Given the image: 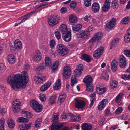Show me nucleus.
I'll return each instance as SVG.
<instances>
[{"mask_svg":"<svg viewBox=\"0 0 130 130\" xmlns=\"http://www.w3.org/2000/svg\"><path fill=\"white\" fill-rule=\"evenodd\" d=\"M22 74V75L19 74H10L7 79V83L14 90L19 88L24 89L28 82L29 79L26 72L24 71Z\"/></svg>","mask_w":130,"mask_h":130,"instance_id":"f257e3e1","label":"nucleus"},{"mask_svg":"<svg viewBox=\"0 0 130 130\" xmlns=\"http://www.w3.org/2000/svg\"><path fill=\"white\" fill-rule=\"evenodd\" d=\"M53 117L52 118V120L54 122L51 125L52 130H59L63 126V124L59 122H56L58 120V114L56 115V113H55Z\"/></svg>","mask_w":130,"mask_h":130,"instance_id":"f03ea898","label":"nucleus"},{"mask_svg":"<svg viewBox=\"0 0 130 130\" xmlns=\"http://www.w3.org/2000/svg\"><path fill=\"white\" fill-rule=\"evenodd\" d=\"M60 20V18L58 16L52 14L48 18V22L50 26H53L57 24Z\"/></svg>","mask_w":130,"mask_h":130,"instance_id":"7ed1b4c3","label":"nucleus"},{"mask_svg":"<svg viewBox=\"0 0 130 130\" xmlns=\"http://www.w3.org/2000/svg\"><path fill=\"white\" fill-rule=\"evenodd\" d=\"M57 51L59 55L62 56L66 55L68 52L67 48L61 44H59L57 45Z\"/></svg>","mask_w":130,"mask_h":130,"instance_id":"20e7f679","label":"nucleus"},{"mask_svg":"<svg viewBox=\"0 0 130 130\" xmlns=\"http://www.w3.org/2000/svg\"><path fill=\"white\" fill-rule=\"evenodd\" d=\"M21 102L18 99L14 100L12 103V110L14 112L17 113L21 108Z\"/></svg>","mask_w":130,"mask_h":130,"instance_id":"39448f33","label":"nucleus"},{"mask_svg":"<svg viewBox=\"0 0 130 130\" xmlns=\"http://www.w3.org/2000/svg\"><path fill=\"white\" fill-rule=\"evenodd\" d=\"M82 73V71L78 70V69H76L74 71V76H72L71 78V85L73 87L74 86L75 84L77 83L76 77V76H78L80 75Z\"/></svg>","mask_w":130,"mask_h":130,"instance_id":"423d86ee","label":"nucleus"},{"mask_svg":"<svg viewBox=\"0 0 130 130\" xmlns=\"http://www.w3.org/2000/svg\"><path fill=\"white\" fill-rule=\"evenodd\" d=\"M103 51L104 48L102 47L97 49L94 52L93 56L95 58H99L102 55Z\"/></svg>","mask_w":130,"mask_h":130,"instance_id":"0eeeda50","label":"nucleus"},{"mask_svg":"<svg viewBox=\"0 0 130 130\" xmlns=\"http://www.w3.org/2000/svg\"><path fill=\"white\" fill-rule=\"evenodd\" d=\"M76 102L75 106L78 109H83L85 105V103L84 102L80 100L76 99L75 100Z\"/></svg>","mask_w":130,"mask_h":130,"instance_id":"6e6552de","label":"nucleus"},{"mask_svg":"<svg viewBox=\"0 0 130 130\" xmlns=\"http://www.w3.org/2000/svg\"><path fill=\"white\" fill-rule=\"evenodd\" d=\"M71 73V70L70 67L68 66H66L64 68L63 76L67 79L69 78Z\"/></svg>","mask_w":130,"mask_h":130,"instance_id":"1a4fd4ad","label":"nucleus"},{"mask_svg":"<svg viewBox=\"0 0 130 130\" xmlns=\"http://www.w3.org/2000/svg\"><path fill=\"white\" fill-rule=\"evenodd\" d=\"M111 0H105L104 4L102 7V10L104 12L108 11L110 9Z\"/></svg>","mask_w":130,"mask_h":130,"instance_id":"9d476101","label":"nucleus"},{"mask_svg":"<svg viewBox=\"0 0 130 130\" xmlns=\"http://www.w3.org/2000/svg\"><path fill=\"white\" fill-rule=\"evenodd\" d=\"M71 31H68L67 33H66L63 34V39L65 41L67 42H68L71 40Z\"/></svg>","mask_w":130,"mask_h":130,"instance_id":"9b49d317","label":"nucleus"},{"mask_svg":"<svg viewBox=\"0 0 130 130\" xmlns=\"http://www.w3.org/2000/svg\"><path fill=\"white\" fill-rule=\"evenodd\" d=\"M88 35L87 31H84L78 33L77 36L78 38L85 39L88 38Z\"/></svg>","mask_w":130,"mask_h":130,"instance_id":"f8f14e48","label":"nucleus"},{"mask_svg":"<svg viewBox=\"0 0 130 130\" xmlns=\"http://www.w3.org/2000/svg\"><path fill=\"white\" fill-rule=\"evenodd\" d=\"M34 80L37 83H41L43 82L46 79L45 76H41V77L35 76L34 77Z\"/></svg>","mask_w":130,"mask_h":130,"instance_id":"ddd939ff","label":"nucleus"},{"mask_svg":"<svg viewBox=\"0 0 130 130\" xmlns=\"http://www.w3.org/2000/svg\"><path fill=\"white\" fill-rule=\"evenodd\" d=\"M41 58V53L38 50L36 51L33 56V60L36 61H38L40 60Z\"/></svg>","mask_w":130,"mask_h":130,"instance_id":"4468645a","label":"nucleus"},{"mask_svg":"<svg viewBox=\"0 0 130 130\" xmlns=\"http://www.w3.org/2000/svg\"><path fill=\"white\" fill-rule=\"evenodd\" d=\"M126 64L125 58L123 56H121L119 59V65L121 68L125 67Z\"/></svg>","mask_w":130,"mask_h":130,"instance_id":"2eb2a0df","label":"nucleus"},{"mask_svg":"<svg viewBox=\"0 0 130 130\" xmlns=\"http://www.w3.org/2000/svg\"><path fill=\"white\" fill-rule=\"evenodd\" d=\"M92 81V79L89 75L86 76L83 80V82L86 84V85L92 84L91 83Z\"/></svg>","mask_w":130,"mask_h":130,"instance_id":"dca6fc26","label":"nucleus"},{"mask_svg":"<svg viewBox=\"0 0 130 130\" xmlns=\"http://www.w3.org/2000/svg\"><path fill=\"white\" fill-rule=\"evenodd\" d=\"M108 102V100L107 99L103 100L99 103L98 106V109L100 110H102L105 107L107 103Z\"/></svg>","mask_w":130,"mask_h":130,"instance_id":"f3484780","label":"nucleus"},{"mask_svg":"<svg viewBox=\"0 0 130 130\" xmlns=\"http://www.w3.org/2000/svg\"><path fill=\"white\" fill-rule=\"evenodd\" d=\"M60 29L63 34L66 33H67V32H68V31H71L70 29L67 28L66 26L64 24H62L60 26Z\"/></svg>","mask_w":130,"mask_h":130,"instance_id":"a211bd4d","label":"nucleus"},{"mask_svg":"<svg viewBox=\"0 0 130 130\" xmlns=\"http://www.w3.org/2000/svg\"><path fill=\"white\" fill-rule=\"evenodd\" d=\"M118 63L115 60H113L111 63V69L113 72H116L118 69Z\"/></svg>","mask_w":130,"mask_h":130,"instance_id":"6ab92c4d","label":"nucleus"},{"mask_svg":"<svg viewBox=\"0 0 130 130\" xmlns=\"http://www.w3.org/2000/svg\"><path fill=\"white\" fill-rule=\"evenodd\" d=\"M116 19L115 18H112L111 20L107 23V27L109 28H113L116 24Z\"/></svg>","mask_w":130,"mask_h":130,"instance_id":"aec40b11","label":"nucleus"},{"mask_svg":"<svg viewBox=\"0 0 130 130\" xmlns=\"http://www.w3.org/2000/svg\"><path fill=\"white\" fill-rule=\"evenodd\" d=\"M123 94L121 93H119L116 96L115 101L116 103L119 105H121L122 104V98Z\"/></svg>","mask_w":130,"mask_h":130,"instance_id":"412c9836","label":"nucleus"},{"mask_svg":"<svg viewBox=\"0 0 130 130\" xmlns=\"http://www.w3.org/2000/svg\"><path fill=\"white\" fill-rule=\"evenodd\" d=\"M51 85L50 82H48L45 83L44 85L41 86L40 88L41 91H44L46 90L50 87Z\"/></svg>","mask_w":130,"mask_h":130,"instance_id":"4be33fe9","label":"nucleus"},{"mask_svg":"<svg viewBox=\"0 0 130 130\" xmlns=\"http://www.w3.org/2000/svg\"><path fill=\"white\" fill-rule=\"evenodd\" d=\"M99 5L98 3H94L92 4V9L94 12H98L99 10Z\"/></svg>","mask_w":130,"mask_h":130,"instance_id":"5701e85b","label":"nucleus"},{"mask_svg":"<svg viewBox=\"0 0 130 130\" xmlns=\"http://www.w3.org/2000/svg\"><path fill=\"white\" fill-rule=\"evenodd\" d=\"M82 127L83 130H91L92 128V126L85 123L82 124Z\"/></svg>","mask_w":130,"mask_h":130,"instance_id":"b1692460","label":"nucleus"},{"mask_svg":"<svg viewBox=\"0 0 130 130\" xmlns=\"http://www.w3.org/2000/svg\"><path fill=\"white\" fill-rule=\"evenodd\" d=\"M45 66H44V64H42L41 65L39 66L36 69V71L37 73L39 75L40 73L42 71L45 69Z\"/></svg>","mask_w":130,"mask_h":130,"instance_id":"393cba45","label":"nucleus"},{"mask_svg":"<svg viewBox=\"0 0 130 130\" xmlns=\"http://www.w3.org/2000/svg\"><path fill=\"white\" fill-rule=\"evenodd\" d=\"M61 87V80L59 79L56 82L53 87V89L55 90H57L59 89Z\"/></svg>","mask_w":130,"mask_h":130,"instance_id":"a878e982","label":"nucleus"},{"mask_svg":"<svg viewBox=\"0 0 130 130\" xmlns=\"http://www.w3.org/2000/svg\"><path fill=\"white\" fill-rule=\"evenodd\" d=\"M111 6L114 9H117L119 7L118 0H113L111 3Z\"/></svg>","mask_w":130,"mask_h":130,"instance_id":"bb28decb","label":"nucleus"},{"mask_svg":"<svg viewBox=\"0 0 130 130\" xmlns=\"http://www.w3.org/2000/svg\"><path fill=\"white\" fill-rule=\"evenodd\" d=\"M96 92L100 95L103 94L105 92L106 90L105 88H101L99 87H96Z\"/></svg>","mask_w":130,"mask_h":130,"instance_id":"cd10ccee","label":"nucleus"},{"mask_svg":"<svg viewBox=\"0 0 130 130\" xmlns=\"http://www.w3.org/2000/svg\"><path fill=\"white\" fill-rule=\"evenodd\" d=\"M8 60L10 63H13L15 62L14 56L12 54H9L7 57Z\"/></svg>","mask_w":130,"mask_h":130,"instance_id":"c85d7f7f","label":"nucleus"},{"mask_svg":"<svg viewBox=\"0 0 130 130\" xmlns=\"http://www.w3.org/2000/svg\"><path fill=\"white\" fill-rule=\"evenodd\" d=\"M30 124L29 123L25 125H21L19 126V128L22 130H27L30 127Z\"/></svg>","mask_w":130,"mask_h":130,"instance_id":"c756f323","label":"nucleus"},{"mask_svg":"<svg viewBox=\"0 0 130 130\" xmlns=\"http://www.w3.org/2000/svg\"><path fill=\"white\" fill-rule=\"evenodd\" d=\"M127 33L124 37L125 42H128L130 41V28L127 30Z\"/></svg>","mask_w":130,"mask_h":130,"instance_id":"7c9ffc66","label":"nucleus"},{"mask_svg":"<svg viewBox=\"0 0 130 130\" xmlns=\"http://www.w3.org/2000/svg\"><path fill=\"white\" fill-rule=\"evenodd\" d=\"M14 46L16 49H18L22 47V43L19 40H16L14 42Z\"/></svg>","mask_w":130,"mask_h":130,"instance_id":"2f4dec72","label":"nucleus"},{"mask_svg":"<svg viewBox=\"0 0 130 130\" xmlns=\"http://www.w3.org/2000/svg\"><path fill=\"white\" fill-rule=\"evenodd\" d=\"M81 58L88 62H89L91 61V59L89 56L85 54L82 55L81 57Z\"/></svg>","mask_w":130,"mask_h":130,"instance_id":"473e14b6","label":"nucleus"},{"mask_svg":"<svg viewBox=\"0 0 130 130\" xmlns=\"http://www.w3.org/2000/svg\"><path fill=\"white\" fill-rule=\"evenodd\" d=\"M52 63V61L50 58L48 57H47L45 59V63H43L44 64V66H45V68L47 66L50 65Z\"/></svg>","mask_w":130,"mask_h":130,"instance_id":"72a5a7b5","label":"nucleus"},{"mask_svg":"<svg viewBox=\"0 0 130 130\" xmlns=\"http://www.w3.org/2000/svg\"><path fill=\"white\" fill-rule=\"evenodd\" d=\"M93 36L96 38L98 41H99L102 37L103 34L100 32H97L95 33Z\"/></svg>","mask_w":130,"mask_h":130,"instance_id":"f704fd0d","label":"nucleus"},{"mask_svg":"<svg viewBox=\"0 0 130 130\" xmlns=\"http://www.w3.org/2000/svg\"><path fill=\"white\" fill-rule=\"evenodd\" d=\"M119 39L118 38H116L113 40L111 42V47H110V49H111L112 47L115 46L119 42Z\"/></svg>","mask_w":130,"mask_h":130,"instance_id":"c9c22d12","label":"nucleus"},{"mask_svg":"<svg viewBox=\"0 0 130 130\" xmlns=\"http://www.w3.org/2000/svg\"><path fill=\"white\" fill-rule=\"evenodd\" d=\"M36 11H34L31 12L30 13H28V14H27L25 16H24V18L22 19V21L20 22L21 23H23L27 19V18L26 16L27 15H28L29 17L32 16L33 15V14H34L36 12Z\"/></svg>","mask_w":130,"mask_h":130,"instance_id":"e433bc0d","label":"nucleus"},{"mask_svg":"<svg viewBox=\"0 0 130 130\" xmlns=\"http://www.w3.org/2000/svg\"><path fill=\"white\" fill-rule=\"evenodd\" d=\"M77 18L74 15H72L70 16L69 17V21L71 24L73 23H75L77 21Z\"/></svg>","mask_w":130,"mask_h":130,"instance_id":"4c0bfd02","label":"nucleus"},{"mask_svg":"<svg viewBox=\"0 0 130 130\" xmlns=\"http://www.w3.org/2000/svg\"><path fill=\"white\" fill-rule=\"evenodd\" d=\"M8 123V126L10 128H12L14 127L15 125L14 122L12 119L9 120Z\"/></svg>","mask_w":130,"mask_h":130,"instance_id":"58836bf2","label":"nucleus"},{"mask_svg":"<svg viewBox=\"0 0 130 130\" xmlns=\"http://www.w3.org/2000/svg\"><path fill=\"white\" fill-rule=\"evenodd\" d=\"M82 27V25L80 24L75 25L72 26V29L73 30L77 31L79 30Z\"/></svg>","mask_w":130,"mask_h":130,"instance_id":"ea45409f","label":"nucleus"},{"mask_svg":"<svg viewBox=\"0 0 130 130\" xmlns=\"http://www.w3.org/2000/svg\"><path fill=\"white\" fill-rule=\"evenodd\" d=\"M28 121V119L23 117H19L18 119V121L20 123H26Z\"/></svg>","mask_w":130,"mask_h":130,"instance_id":"a19ab883","label":"nucleus"},{"mask_svg":"<svg viewBox=\"0 0 130 130\" xmlns=\"http://www.w3.org/2000/svg\"><path fill=\"white\" fill-rule=\"evenodd\" d=\"M118 82L115 80L112 81L110 83V86L112 89H113L117 87Z\"/></svg>","mask_w":130,"mask_h":130,"instance_id":"79ce46f5","label":"nucleus"},{"mask_svg":"<svg viewBox=\"0 0 130 130\" xmlns=\"http://www.w3.org/2000/svg\"><path fill=\"white\" fill-rule=\"evenodd\" d=\"M86 89L89 92H91L93 91L94 87L92 84L86 85Z\"/></svg>","mask_w":130,"mask_h":130,"instance_id":"37998d69","label":"nucleus"},{"mask_svg":"<svg viewBox=\"0 0 130 130\" xmlns=\"http://www.w3.org/2000/svg\"><path fill=\"white\" fill-rule=\"evenodd\" d=\"M35 111L37 112H40L42 109V106L39 104L33 108Z\"/></svg>","mask_w":130,"mask_h":130,"instance_id":"c03bdc74","label":"nucleus"},{"mask_svg":"<svg viewBox=\"0 0 130 130\" xmlns=\"http://www.w3.org/2000/svg\"><path fill=\"white\" fill-rule=\"evenodd\" d=\"M4 119L3 118L0 120V130H4Z\"/></svg>","mask_w":130,"mask_h":130,"instance_id":"a18cd8bd","label":"nucleus"},{"mask_svg":"<svg viewBox=\"0 0 130 130\" xmlns=\"http://www.w3.org/2000/svg\"><path fill=\"white\" fill-rule=\"evenodd\" d=\"M30 103L31 106L33 108H34L35 107H36V106L39 104L38 102L34 100L30 101Z\"/></svg>","mask_w":130,"mask_h":130,"instance_id":"49530a36","label":"nucleus"},{"mask_svg":"<svg viewBox=\"0 0 130 130\" xmlns=\"http://www.w3.org/2000/svg\"><path fill=\"white\" fill-rule=\"evenodd\" d=\"M56 97L55 95H54L51 96L48 100V102L50 104H52L55 101Z\"/></svg>","mask_w":130,"mask_h":130,"instance_id":"de8ad7c7","label":"nucleus"},{"mask_svg":"<svg viewBox=\"0 0 130 130\" xmlns=\"http://www.w3.org/2000/svg\"><path fill=\"white\" fill-rule=\"evenodd\" d=\"M66 98V96L65 94L61 95L59 97L58 101H60L61 103L62 102L64 101Z\"/></svg>","mask_w":130,"mask_h":130,"instance_id":"09e8293b","label":"nucleus"},{"mask_svg":"<svg viewBox=\"0 0 130 130\" xmlns=\"http://www.w3.org/2000/svg\"><path fill=\"white\" fill-rule=\"evenodd\" d=\"M129 19L127 17H126L123 19L121 21V23L123 24H126L129 22Z\"/></svg>","mask_w":130,"mask_h":130,"instance_id":"8fccbe9b","label":"nucleus"},{"mask_svg":"<svg viewBox=\"0 0 130 130\" xmlns=\"http://www.w3.org/2000/svg\"><path fill=\"white\" fill-rule=\"evenodd\" d=\"M72 121L77 122L80 120V118L79 116H75L72 118Z\"/></svg>","mask_w":130,"mask_h":130,"instance_id":"3c124183","label":"nucleus"},{"mask_svg":"<svg viewBox=\"0 0 130 130\" xmlns=\"http://www.w3.org/2000/svg\"><path fill=\"white\" fill-rule=\"evenodd\" d=\"M59 62L56 61L53 64L52 69L53 70H55L57 69L58 65Z\"/></svg>","mask_w":130,"mask_h":130,"instance_id":"603ef678","label":"nucleus"},{"mask_svg":"<svg viewBox=\"0 0 130 130\" xmlns=\"http://www.w3.org/2000/svg\"><path fill=\"white\" fill-rule=\"evenodd\" d=\"M22 113L24 114L28 118H31L32 116V115L28 111H24L22 112Z\"/></svg>","mask_w":130,"mask_h":130,"instance_id":"864d4df0","label":"nucleus"},{"mask_svg":"<svg viewBox=\"0 0 130 130\" xmlns=\"http://www.w3.org/2000/svg\"><path fill=\"white\" fill-rule=\"evenodd\" d=\"M50 45L51 48H54L56 45V42L55 40H51L50 42Z\"/></svg>","mask_w":130,"mask_h":130,"instance_id":"5fc2aeb1","label":"nucleus"},{"mask_svg":"<svg viewBox=\"0 0 130 130\" xmlns=\"http://www.w3.org/2000/svg\"><path fill=\"white\" fill-rule=\"evenodd\" d=\"M124 54L127 57H130V50L127 49L124 50L123 51Z\"/></svg>","mask_w":130,"mask_h":130,"instance_id":"6e6d98bb","label":"nucleus"},{"mask_svg":"<svg viewBox=\"0 0 130 130\" xmlns=\"http://www.w3.org/2000/svg\"><path fill=\"white\" fill-rule=\"evenodd\" d=\"M55 34L56 38L58 39H59L61 38L60 34L59 31L56 30L55 31Z\"/></svg>","mask_w":130,"mask_h":130,"instance_id":"4d7b16f0","label":"nucleus"},{"mask_svg":"<svg viewBox=\"0 0 130 130\" xmlns=\"http://www.w3.org/2000/svg\"><path fill=\"white\" fill-rule=\"evenodd\" d=\"M40 98L41 100L42 101H45L46 97L45 94H41L40 96Z\"/></svg>","mask_w":130,"mask_h":130,"instance_id":"13d9d810","label":"nucleus"},{"mask_svg":"<svg viewBox=\"0 0 130 130\" xmlns=\"http://www.w3.org/2000/svg\"><path fill=\"white\" fill-rule=\"evenodd\" d=\"M6 69V67L3 63H0V71L1 72H4Z\"/></svg>","mask_w":130,"mask_h":130,"instance_id":"bf43d9fd","label":"nucleus"},{"mask_svg":"<svg viewBox=\"0 0 130 130\" xmlns=\"http://www.w3.org/2000/svg\"><path fill=\"white\" fill-rule=\"evenodd\" d=\"M70 8L72 9H74L76 6V3L74 1H72L70 4Z\"/></svg>","mask_w":130,"mask_h":130,"instance_id":"052dcab7","label":"nucleus"},{"mask_svg":"<svg viewBox=\"0 0 130 130\" xmlns=\"http://www.w3.org/2000/svg\"><path fill=\"white\" fill-rule=\"evenodd\" d=\"M122 111V108L121 107H119L115 111V113L116 114H119Z\"/></svg>","mask_w":130,"mask_h":130,"instance_id":"680f3d73","label":"nucleus"},{"mask_svg":"<svg viewBox=\"0 0 130 130\" xmlns=\"http://www.w3.org/2000/svg\"><path fill=\"white\" fill-rule=\"evenodd\" d=\"M91 0H85L84 1V4L85 5L86 7H88L91 6Z\"/></svg>","mask_w":130,"mask_h":130,"instance_id":"e2e57ef3","label":"nucleus"},{"mask_svg":"<svg viewBox=\"0 0 130 130\" xmlns=\"http://www.w3.org/2000/svg\"><path fill=\"white\" fill-rule=\"evenodd\" d=\"M97 41V40L93 36V37L91 38V39L89 41V43H90L92 44Z\"/></svg>","mask_w":130,"mask_h":130,"instance_id":"0e129e2a","label":"nucleus"},{"mask_svg":"<svg viewBox=\"0 0 130 130\" xmlns=\"http://www.w3.org/2000/svg\"><path fill=\"white\" fill-rule=\"evenodd\" d=\"M67 8L65 7H62L60 10L61 13H65L67 11Z\"/></svg>","mask_w":130,"mask_h":130,"instance_id":"69168bd1","label":"nucleus"},{"mask_svg":"<svg viewBox=\"0 0 130 130\" xmlns=\"http://www.w3.org/2000/svg\"><path fill=\"white\" fill-rule=\"evenodd\" d=\"M10 50L12 53L14 52L15 50V48H16L15 47H14L13 45L10 46Z\"/></svg>","mask_w":130,"mask_h":130,"instance_id":"338daca9","label":"nucleus"},{"mask_svg":"<svg viewBox=\"0 0 130 130\" xmlns=\"http://www.w3.org/2000/svg\"><path fill=\"white\" fill-rule=\"evenodd\" d=\"M90 15L88 14L86 15L84 18V19L85 21H88L89 20H90Z\"/></svg>","mask_w":130,"mask_h":130,"instance_id":"774afa93","label":"nucleus"}]
</instances>
